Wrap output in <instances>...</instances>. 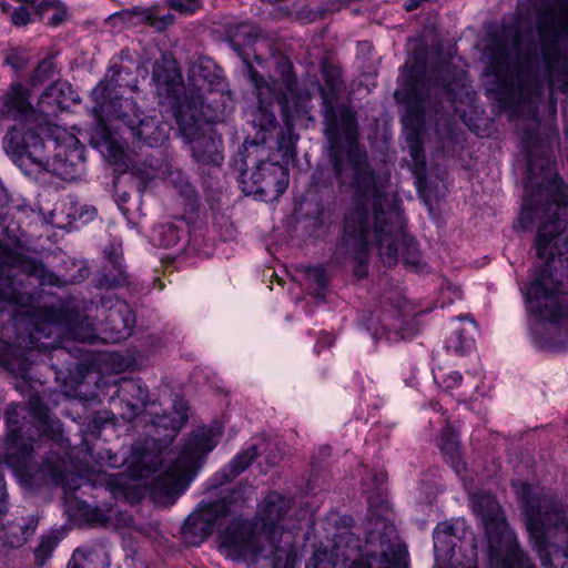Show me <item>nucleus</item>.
<instances>
[{"label":"nucleus","instance_id":"nucleus-1","mask_svg":"<svg viewBox=\"0 0 568 568\" xmlns=\"http://www.w3.org/2000/svg\"><path fill=\"white\" fill-rule=\"evenodd\" d=\"M526 146L528 176L518 224L528 230L538 222L535 250L540 265L521 292L536 321L530 327L534 337L550 346L556 341L541 336L539 326L568 333V184L555 172L551 155H535L528 141Z\"/></svg>","mask_w":568,"mask_h":568},{"label":"nucleus","instance_id":"nucleus-2","mask_svg":"<svg viewBox=\"0 0 568 568\" xmlns=\"http://www.w3.org/2000/svg\"><path fill=\"white\" fill-rule=\"evenodd\" d=\"M324 133L329 142L331 166H317L312 174L307 190L310 197L318 196L321 201L335 194V181L339 189L349 184L354 191L352 213H375L386 201L376 175L371 168L367 153L361 148L355 114L347 108L334 105L329 101L324 106Z\"/></svg>","mask_w":568,"mask_h":568},{"label":"nucleus","instance_id":"nucleus-3","mask_svg":"<svg viewBox=\"0 0 568 568\" xmlns=\"http://www.w3.org/2000/svg\"><path fill=\"white\" fill-rule=\"evenodd\" d=\"M6 425L2 462L16 475L36 485L61 486L64 490L80 487V484L69 483L73 475L68 471L65 458L57 453L51 450L40 465L33 460L34 453L49 439L64 450L70 446V440L62 435L61 422L51 417L49 407L39 395L30 396L27 404L10 405L6 412Z\"/></svg>","mask_w":568,"mask_h":568},{"label":"nucleus","instance_id":"nucleus-4","mask_svg":"<svg viewBox=\"0 0 568 568\" xmlns=\"http://www.w3.org/2000/svg\"><path fill=\"white\" fill-rule=\"evenodd\" d=\"M292 500L270 491L253 518L236 517L219 532V551L234 561H248L252 568H294L296 549L282 544L283 520Z\"/></svg>","mask_w":568,"mask_h":568},{"label":"nucleus","instance_id":"nucleus-5","mask_svg":"<svg viewBox=\"0 0 568 568\" xmlns=\"http://www.w3.org/2000/svg\"><path fill=\"white\" fill-rule=\"evenodd\" d=\"M536 62V48L531 44L524 49L519 30L513 33L511 49L504 43L497 45L494 61L488 67L496 82L487 91L500 110L511 118L537 119L541 83Z\"/></svg>","mask_w":568,"mask_h":568},{"label":"nucleus","instance_id":"nucleus-6","mask_svg":"<svg viewBox=\"0 0 568 568\" xmlns=\"http://www.w3.org/2000/svg\"><path fill=\"white\" fill-rule=\"evenodd\" d=\"M530 540L546 568H568V507L526 483L517 486Z\"/></svg>","mask_w":568,"mask_h":568},{"label":"nucleus","instance_id":"nucleus-7","mask_svg":"<svg viewBox=\"0 0 568 568\" xmlns=\"http://www.w3.org/2000/svg\"><path fill=\"white\" fill-rule=\"evenodd\" d=\"M20 270L37 276L41 285L60 286L62 281L41 263L26 257L18 251L10 248L0 240V311L16 308L34 326L30 331L31 342L42 336L51 338L57 335L55 316L49 308L38 305L36 296L26 291L24 285L13 273Z\"/></svg>","mask_w":568,"mask_h":568},{"label":"nucleus","instance_id":"nucleus-8","mask_svg":"<svg viewBox=\"0 0 568 568\" xmlns=\"http://www.w3.org/2000/svg\"><path fill=\"white\" fill-rule=\"evenodd\" d=\"M368 516L364 524L365 544L352 531L334 538V550L344 561H352L349 568H408V551L397 537L395 526L386 518L382 504L374 509L372 497L367 498Z\"/></svg>","mask_w":568,"mask_h":568},{"label":"nucleus","instance_id":"nucleus-9","mask_svg":"<svg viewBox=\"0 0 568 568\" xmlns=\"http://www.w3.org/2000/svg\"><path fill=\"white\" fill-rule=\"evenodd\" d=\"M43 139L37 131L14 129L3 139L6 151L16 160H30L63 181H74L84 171L79 140L60 128L49 129Z\"/></svg>","mask_w":568,"mask_h":568},{"label":"nucleus","instance_id":"nucleus-10","mask_svg":"<svg viewBox=\"0 0 568 568\" xmlns=\"http://www.w3.org/2000/svg\"><path fill=\"white\" fill-rule=\"evenodd\" d=\"M280 82L266 80L253 67L247 65V78L257 98V105L246 112L247 122L257 132L267 133L276 126V118L272 106L278 103L282 118L287 131H291L298 120L308 113L310 97L297 87L292 64L283 59L277 63Z\"/></svg>","mask_w":568,"mask_h":568},{"label":"nucleus","instance_id":"nucleus-11","mask_svg":"<svg viewBox=\"0 0 568 568\" xmlns=\"http://www.w3.org/2000/svg\"><path fill=\"white\" fill-rule=\"evenodd\" d=\"M124 69L115 64L110 65L104 79L93 89L92 94L102 112L109 116L120 119L140 142L155 148L162 145L170 135V124L160 122L152 116H143L135 102L130 98L119 95L118 89L123 87L133 90L129 82H124Z\"/></svg>","mask_w":568,"mask_h":568},{"label":"nucleus","instance_id":"nucleus-12","mask_svg":"<svg viewBox=\"0 0 568 568\" xmlns=\"http://www.w3.org/2000/svg\"><path fill=\"white\" fill-rule=\"evenodd\" d=\"M541 59L550 95L568 91V0H556L542 8L536 19Z\"/></svg>","mask_w":568,"mask_h":568},{"label":"nucleus","instance_id":"nucleus-13","mask_svg":"<svg viewBox=\"0 0 568 568\" xmlns=\"http://www.w3.org/2000/svg\"><path fill=\"white\" fill-rule=\"evenodd\" d=\"M470 501L485 529L490 568H535L520 548L495 497L486 491H477L471 495Z\"/></svg>","mask_w":568,"mask_h":568},{"label":"nucleus","instance_id":"nucleus-14","mask_svg":"<svg viewBox=\"0 0 568 568\" xmlns=\"http://www.w3.org/2000/svg\"><path fill=\"white\" fill-rule=\"evenodd\" d=\"M30 331H34V326L18 310L0 311V365L22 378L33 361L31 356L34 349H59L52 343L44 342V336L31 342Z\"/></svg>","mask_w":568,"mask_h":568},{"label":"nucleus","instance_id":"nucleus-15","mask_svg":"<svg viewBox=\"0 0 568 568\" xmlns=\"http://www.w3.org/2000/svg\"><path fill=\"white\" fill-rule=\"evenodd\" d=\"M221 434L220 426L192 432L174 463L158 477L155 489L168 497L180 496L193 479L201 460L217 445Z\"/></svg>","mask_w":568,"mask_h":568},{"label":"nucleus","instance_id":"nucleus-16","mask_svg":"<svg viewBox=\"0 0 568 568\" xmlns=\"http://www.w3.org/2000/svg\"><path fill=\"white\" fill-rule=\"evenodd\" d=\"M447 87L437 79L410 74L405 84L396 92V97L407 104L403 116L405 139L408 144L422 142L420 135L425 122L427 106L435 108Z\"/></svg>","mask_w":568,"mask_h":568},{"label":"nucleus","instance_id":"nucleus-17","mask_svg":"<svg viewBox=\"0 0 568 568\" xmlns=\"http://www.w3.org/2000/svg\"><path fill=\"white\" fill-rule=\"evenodd\" d=\"M404 219L397 206L386 211L377 209L374 213V240L379 248L384 264L392 266L397 263L399 246L405 248L402 253L403 263L420 271V257L417 243L404 234Z\"/></svg>","mask_w":568,"mask_h":568},{"label":"nucleus","instance_id":"nucleus-18","mask_svg":"<svg viewBox=\"0 0 568 568\" xmlns=\"http://www.w3.org/2000/svg\"><path fill=\"white\" fill-rule=\"evenodd\" d=\"M374 237V213H352L345 217L344 231L338 250L356 262L354 274L357 278L367 275L371 237Z\"/></svg>","mask_w":568,"mask_h":568},{"label":"nucleus","instance_id":"nucleus-19","mask_svg":"<svg viewBox=\"0 0 568 568\" xmlns=\"http://www.w3.org/2000/svg\"><path fill=\"white\" fill-rule=\"evenodd\" d=\"M176 122L180 135L189 144L193 160L203 169L220 168L224 161L221 135L212 128L204 131L193 116L186 120L180 112L176 113Z\"/></svg>","mask_w":568,"mask_h":568},{"label":"nucleus","instance_id":"nucleus-20","mask_svg":"<svg viewBox=\"0 0 568 568\" xmlns=\"http://www.w3.org/2000/svg\"><path fill=\"white\" fill-rule=\"evenodd\" d=\"M229 514L224 500L202 501L196 510L189 515L182 527V537L190 546L201 545L214 530L217 521Z\"/></svg>","mask_w":568,"mask_h":568},{"label":"nucleus","instance_id":"nucleus-21","mask_svg":"<svg viewBox=\"0 0 568 568\" xmlns=\"http://www.w3.org/2000/svg\"><path fill=\"white\" fill-rule=\"evenodd\" d=\"M98 311L100 316H103L101 331L105 335V339L119 343L131 336L135 325V315L125 301L113 296L103 297Z\"/></svg>","mask_w":568,"mask_h":568},{"label":"nucleus","instance_id":"nucleus-22","mask_svg":"<svg viewBox=\"0 0 568 568\" xmlns=\"http://www.w3.org/2000/svg\"><path fill=\"white\" fill-rule=\"evenodd\" d=\"M115 387L110 404L113 409H118L122 419L132 422L150 406L149 392L140 379L123 378Z\"/></svg>","mask_w":568,"mask_h":568},{"label":"nucleus","instance_id":"nucleus-23","mask_svg":"<svg viewBox=\"0 0 568 568\" xmlns=\"http://www.w3.org/2000/svg\"><path fill=\"white\" fill-rule=\"evenodd\" d=\"M3 113L11 118H20L21 122L18 125H14L6 136L16 128L23 129L24 132L29 130L37 131L40 135L44 134L49 131V126H32L26 120L27 118L33 113V109L29 102V92L28 90L20 83H14L10 87V90L7 92L3 102Z\"/></svg>","mask_w":568,"mask_h":568},{"label":"nucleus","instance_id":"nucleus-24","mask_svg":"<svg viewBox=\"0 0 568 568\" xmlns=\"http://www.w3.org/2000/svg\"><path fill=\"white\" fill-rule=\"evenodd\" d=\"M104 256L110 268L99 280L100 287L109 290L129 284V274L123 264L122 243L116 240L111 241L104 248Z\"/></svg>","mask_w":568,"mask_h":568},{"label":"nucleus","instance_id":"nucleus-25","mask_svg":"<svg viewBox=\"0 0 568 568\" xmlns=\"http://www.w3.org/2000/svg\"><path fill=\"white\" fill-rule=\"evenodd\" d=\"M253 183H264L265 189L273 187L276 195L283 194L288 185L287 169L278 163L261 161L252 173Z\"/></svg>","mask_w":568,"mask_h":568},{"label":"nucleus","instance_id":"nucleus-26","mask_svg":"<svg viewBox=\"0 0 568 568\" xmlns=\"http://www.w3.org/2000/svg\"><path fill=\"white\" fill-rule=\"evenodd\" d=\"M190 72L195 82L201 87L206 85L211 91H222L225 88L223 72L211 58H199Z\"/></svg>","mask_w":568,"mask_h":568},{"label":"nucleus","instance_id":"nucleus-27","mask_svg":"<svg viewBox=\"0 0 568 568\" xmlns=\"http://www.w3.org/2000/svg\"><path fill=\"white\" fill-rule=\"evenodd\" d=\"M258 29L251 22H241L227 30L229 41L241 58L245 72L247 73V65L253 67L250 60V53L245 51V47L257 38Z\"/></svg>","mask_w":568,"mask_h":568},{"label":"nucleus","instance_id":"nucleus-28","mask_svg":"<svg viewBox=\"0 0 568 568\" xmlns=\"http://www.w3.org/2000/svg\"><path fill=\"white\" fill-rule=\"evenodd\" d=\"M439 449L447 463H449L454 469L455 474L460 479L465 480V474L467 470L466 463L462 456L458 436L449 426H446L442 433Z\"/></svg>","mask_w":568,"mask_h":568},{"label":"nucleus","instance_id":"nucleus-29","mask_svg":"<svg viewBox=\"0 0 568 568\" xmlns=\"http://www.w3.org/2000/svg\"><path fill=\"white\" fill-rule=\"evenodd\" d=\"M258 452L260 447L257 445H250L236 454L227 465L216 473L214 477L216 485H224L241 475L257 457Z\"/></svg>","mask_w":568,"mask_h":568},{"label":"nucleus","instance_id":"nucleus-30","mask_svg":"<svg viewBox=\"0 0 568 568\" xmlns=\"http://www.w3.org/2000/svg\"><path fill=\"white\" fill-rule=\"evenodd\" d=\"M71 85L67 82H54L39 98L38 109L42 114L54 115L62 109Z\"/></svg>","mask_w":568,"mask_h":568},{"label":"nucleus","instance_id":"nucleus-31","mask_svg":"<svg viewBox=\"0 0 568 568\" xmlns=\"http://www.w3.org/2000/svg\"><path fill=\"white\" fill-rule=\"evenodd\" d=\"M39 520L36 516L28 518L26 523L12 521L0 531V539L10 547H19L33 535Z\"/></svg>","mask_w":568,"mask_h":568},{"label":"nucleus","instance_id":"nucleus-32","mask_svg":"<svg viewBox=\"0 0 568 568\" xmlns=\"http://www.w3.org/2000/svg\"><path fill=\"white\" fill-rule=\"evenodd\" d=\"M322 74H323L324 82L329 90V93H328L324 89H322V99H323L322 115L324 116V106H325L326 101H329L334 105L345 106L354 114V112L347 105L338 102L337 97H336L337 92L341 90L342 84H343V81L341 79L339 69L334 65L325 64L322 68Z\"/></svg>","mask_w":568,"mask_h":568},{"label":"nucleus","instance_id":"nucleus-33","mask_svg":"<svg viewBox=\"0 0 568 568\" xmlns=\"http://www.w3.org/2000/svg\"><path fill=\"white\" fill-rule=\"evenodd\" d=\"M184 236V230L172 222L162 223L152 231L153 243L165 248L176 246Z\"/></svg>","mask_w":568,"mask_h":568},{"label":"nucleus","instance_id":"nucleus-34","mask_svg":"<svg viewBox=\"0 0 568 568\" xmlns=\"http://www.w3.org/2000/svg\"><path fill=\"white\" fill-rule=\"evenodd\" d=\"M160 406L155 402H152L143 413V417H149L151 425L156 428L171 430L173 434L178 433L183 425L182 422L178 420L173 413L163 412L160 414Z\"/></svg>","mask_w":568,"mask_h":568},{"label":"nucleus","instance_id":"nucleus-35","mask_svg":"<svg viewBox=\"0 0 568 568\" xmlns=\"http://www.w3.org/2000/svg\"><path fill=\"white\" fill-rule=\"evenodd\" d=\"M61 539L62 535H60L59 530H51L41 536L40 542L34 549V561L37 566L41 567L47 562Z\"/></svg>","mask_w":568,"mask_h":568},{"label":"nucleus","instance_id":"nucleus-36","mask_svg":"<svg viewBox=\"0 0 568 568\" xmlns=\"http://www.w3.org/2000/svg\"><path fill=\"white\" fill-rule=\"evenodd\" d=\"M101 154L105 160L114 165H125V152L123 145L114 138L105 135L102 141L98 144Z\"/></svg>","mask_w":568,"mask_h":568},{"label":"nucleus","instance_id":"nucleus-37","mask_svg":"<svg viewBox=\"0 0 568 568\" xmlns=\"http://www.w3.org/2000/svg\"><path fill=\"white\" fill-rule=\"evenodd\" d=\"M474 338L465 335L463 329H455L452 335L446 339V348L448 352L457 355H465L474 347Z\"/></svg>","mask_w":568,"mask_h":568},{"label":"nucleus","instance_id":"nucleus-38","mask_svg":"<svg viewBox=\"0 0 568 568\" xmlns=\"http://www.w3.org/2000/svg\"><path fill=\"white\" fill-rule=\"evenodd\" d=\"M305 274L314 295L317 298H322L328 284L326 270L323 266H310L306 268Z\"/></svg>","mask_w":568,"mask_h":568},{"label":"nucleus","instance_id":"nucleus-39","mask_svg":"<svg viewBox=\"0 0 568 568\" xmlns=\"http://www.w3.org/2000/svg\"><path fill=\"white\" fill-rule=\"evenodd\" d=\"M98 561L99 556L95 552L77 548L67 568H100Z\"/></svg>","mask_w":568,"mask_h":568},{"label":"nucleus","instance_id":"nucleus-40","mask_svg":"<svg viewBox=\"0 0 568 568\" xmlns=\"http://www.w3.org/2000/svg\"><path fill=\"white\" fill-rule=\"evenodd\" d=\"M169 181L180 192L182 196L191 200L195 196V190L190 183L189 179L179 170L171 171L169 174Z\"/></svg>","mask_w":568,"mask_h":568},{"label":"nucleus","instance_id":"nucleus-41","mask_svg":"<svg viewBox=\"0 0 568 568\" xmlns=\"http://www.w3.org/2000/svg\"><path fill=\"white\" fill-rule=\"evenodd\" d=\"M70 333L74 339L84 343L93 344L98 339L97 331L91 324H78L71 328Z\"/></svg>","mask_w":568,"mask_h":568},{"label":"nucleus","instance_id":"nucleus-42","mask_svg":"<svg viewBox=\"0 0 568 568\" xmlns=\"http://www.w3.org/2000/svg\"><path fill=\"white\" fill-rule=\"evenodd\" d=\"M55 72V64L51 58H45L40 61L33 72L32 81L33 82H43L50 78Z\"/></svg>","mask_w":568,"mask_h":568},{"label":"nucleus","instance_id":"nucleus-43","mask_svg":"<svg viewBox=\"0 0 568 568\" xmlns=\"http://www.w3.org/2000/svg\"><path fill=\"white\" fill-rule=\"evenodd\" d=\"M387 321H388L387 316H384L381 320L382 331H383V334L385 335V338L389 342L397 341L398 338H405V334L399 331L400 327L398 324L402 323L399 317H396L394 323H387Z\"/></svg>","mask_w":568,"mask_h":568},{"label":"nucleus","instance_id":"nucleus-44","mask_svg":"<svg viewBox=\"0 0 568 568\" xmlns=\"http://www.w3.org/2000/svg\"><path fill=\"white\" fill-rule=\"evenodd\" d=\"M455 535L454 526L453 524L448 521L439 523L436 528L434 529L433 537H434V547L435 550H437L438 545L440 542L450 544L445 538H449Z\"/></svg>","mask_w":568,"mask_h":568},{"label":"nucleus","instance_id":"nucleus-45","mask_svg":"<svg viewBox=\"0 0 568 568\" xmlns=\"http://www.w3.org/2000/svg\"><path fill=\"white\" fill-rule=\"evenodd\" d=\"M166 3L171 9L182 14H192L201 6L200 0H166Z\"/></svg>","mask_w":568,"mask_h":568},{"label":"nucleus","instance_id":"nucleus-46","mask_svg":"<svg viewBox=\"0 0 568 568\" xmlns=\"http://www.w3.org/2000/svg\"><path fill=\"white\" fill-rule=\"evenodd\" d=\"M409 155L413 160L415 173L419 174L422 171L425 170L426 166V160H425V153L422 146V142L408 144Z\"/></svg>","mask_w":568,"mask_h":568},{"label":"nucleus","instance_id":"nucleus-47","mask_svg":"<svg viewBox=\"0 0 568 568\" xmlns=\"http://www.w3.org/2000/svg\"><path fill=\"white\" fill-rule=\"evenodd\" d=\"M435 381L440 384L446 390H453L462 385L463 376L457 371H452L448 374L442 376V381H438V377L434 376Z\"/></svg>","mask_w":568,"mask_h":568},{"label":"nucleus","instance_id":"nucleus-48","mask_svg":"<svg viewBox=\"0 0 568 568\" xmlns=\"http://www.w3.org/2000/svg\"><path fill=\"white\" fill-rule=\"evenodd\" d=\"M463 296V292L460 287L452 282H446L442 287V306L446 304V300L448 303H453L455 300H460Z\"/></svg>","mask_w":568,"mask_h":568},{"label":"nucleus","instance_id":"nucleus-49","mask_svg":"<svg viewBox=\"0 0 568 568\" xmlns=\"http://www.w3.org/2000/svg\"><path fill=\"white\" fill-rule=\"evenodd\" d=\"M130 11L133 19V27H138L143 23L150 26L152 19V8L134 7L130 9Z\"/></svg>","mask_w":568,"mask_h":568},{"label":"nucleus","instance_id":"nucleus-50","mask_svg":"<svg viewBox=\"0 0 568 568\" xmlns=\"http://www.w3.org/2000/svg\"><path fill=\"white\" fill-rule=\"evenodd\" d=\"M174 21V17L171 13H166L163 16H158L156 11L152 9V19L150 27L154 28L158 31L164 30L166 27L172 24Z\"/></svg>","mask_w":568,"mask_h":568},{"label":"nucleus","instance_id":"nucleus-51","mask_svg":"<svg viewBox=\"0 0 568 568\" xmlns=\"http://www.w3.org/2000/svg\"><path fill=\"white\" fill-rule=\"evenodd\" d=\"M30 21V12L23 6L16 8L11 13V22L17 27L27 26Z\"/></svg>","mask_w":568,"mask_h":568},{"label":"nucleus","instance_id":"nucleus-52","mask_svg":"<svg viewBox=\"0 0 568 568\" xmlns=\"http://www.w3.org/2000/svg\"><path fill=\"white\" fill-rule=\"evenodd\" d=\"M144 446L140 443H135L132 445V460L131 463L141 468V469H144L146 468V464H145V460H144Z\"/></svg>","mask_w":568,"mask_h":568},{"label":"nucleus","instance_id":"nucleus-53","mask_svg":"<svg viewBox=\"0 0 568 568\" xmlns=\"http://www.w3.org/2000/svg\"><path fill=\"white\" fill-rule=\"evenodd\" d=\"M173 410L171 413H173L174 416H176V419L182 422V424H184V422L187 419V406H186V403L184 402L183 398H176L173 403Z\"/></svg>","mask_w":568,"mask_h":568},{"label":"nucleus","instance_id":"nucleus-54","mask_svg":"<svg viewBox=\"0 0 568 568\" xmlns=\"http://www.w3.org/2000/svg\"><path fill=\"white\" fill-rule=\"evenodd\" d=\"M7 63L11 65L17 72L23 71L27 67V59L22 54H11L6 59Z\"/></svg>","mask_w":568,"mask_h":568},{"label":"nucleus","instance_id":"nucleus-55","mask_svg":"<svg viewBox=\"0 0 568 568\" xmlns=\"http://www.w3.org/2000/svg\"><path fill=\"white\" fill-rule=\"evenodd\" d=\"M111 20L119 21L120 23L133 27V19L130 9H124L110 16Z\"/></svg>","mask_w":568,"mask_h":568},{"label":"nucleus","instance_id":"nucleus-56","mask_svg":"<svg viewBox=\"0 0 568 568\" xmlns=\"http://www.w3.org/2000/svg\"><path fill=\"white\" fill-rule=\"evenodd\" d=\"M341 9V6L339 4H336V3H326L325 8H322L317 11H314L311 13V16L308 17V20L310 21H314L316 19H321L325 16L326 12H331V11H337Z\"/></svg>","mask_w":568,"mask_h":568},{"label":"nucleus","instance_id":"nucleus-57","mask_svg":"<svg viewBox=\"0 0 568 568\" xmlns=\"http://www.w3.org/2000/svg\"><path fill=\"white\" fill-rule=\"evenodd\" d=\"M7 489H6V481L0 475V514H3L7 511Z\"/></svg>","mask_w":568,"mask_h":568},{"label":"nucleus","instance_id":"nucleus-58","mask_svg":"<svg viewBox=\"0 0 568 568\" xmlns=\"http://www.w3.org/2000/svg\"><path fill=\"white\" fill-rule=\"evenodd\" d=\"M59 0H39L38 3H32L39 11L47 10L49 8H58Z\"/></svg>","mask_w":568,"mask_h":568},{"label":"nucleus","instance_id":"nucleus-59","mask_svg":"<svg viewBox=\"0 0 568 568\" xmlns=\"http://www.w3.org/2000/svg\"><path fill=\"white\" fill-rule=\"evenodd\" d=\"M93 422L95 424H106L108 422H112L114 423V413H108V412H104V413H98L97 416L93 418Z\"/></svg>","mask_w":568,"mask_h":568},{"label":"nucleus","instance_id":"nucleus-60","mask_svg":"<svg viewBox=\"0 0 568 568\" xmlns=\"http://www.w3.org/2000/svg\"><path fill=\"white\" fill-rule=\"evenodd\" d=\"M175 87H176L175 82L169 83V85L166 88V93H169V94L174 93L175 92Z\"/></svg>","mask_w":568,"mask_h":568},{"label":"nucleus","instance_id":"nucleus-61","mask_svg":"<svg viewBox=\"0 0 568 568\" xmlns=\"http://www.w3.org/2000/svg\"><path fill=\"white\" fill-rule=\"evenodd\" d=\"M60 21H61V17H60V14H58V13H57V14H54V16L51 18V24H54V26H55V24L60 23Z\"/></svg>","mask_w":568,"mask_h":568},{"label":"nucleus","instance_id":"nucleus-62","mask_svg":"<svg viewBox=\"0 0 568 568\" xmlns=\"http://www.w3.org/2000/svg\"><path fill=\"white\" fill-rule=\"evenodd\" d=\"M254 61H255L258 65L263 67L264 60H263L260 55L254 54Z\"/></svg>","mask_w":568,"mask_h":568},{"label":"nucleus","instance_id":"nucleus-63","mask_svg":"<svg viewBox=\"0 0 568 568\" xmlns=\"http://www.w3.org/2000/svg\"><path fill=\"white\" fill-rule=\"evenodd\" d=\"M0 6H1L2 11H8L10 9V4H8L4 1H0Z\"/></svg>","mask_w":568,"mask_h":568},{"label":"nucleus","instance_id":"nucleus-64","mask_svg":"<svg viewBox=\"0 0 568 568\" xmlns=\"http://www.w3.org/2000/svg\"><path fill=\"white\" fill-rule=\"evenodd\" d=\"M565 136H566V139L568 141V118H567V121L565 123Z\"/></svg>","mask_w":568,"mask_h":568}]
</instances>
